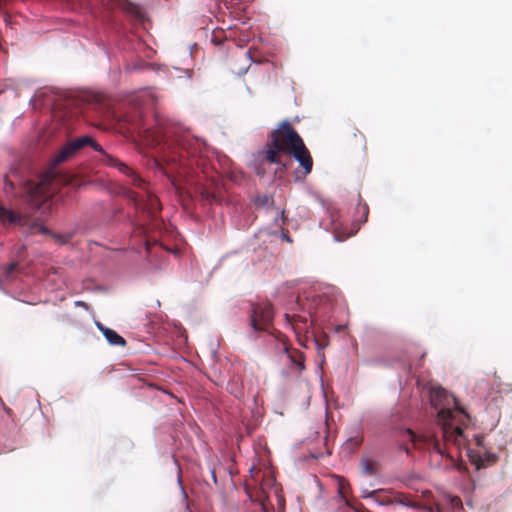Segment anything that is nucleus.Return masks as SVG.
<instances>
[{"instance_id": "3", "label": "nucleus", "mask_w": 512, "mask_h": 512, "mask_svg": "<svg viewBox=\"0 0 512 512\" xmlns=\"http://www.w3.org/2000/svg\"><path fill=\"white\" fill-rule=\"evenodd\" d=\"M426 396L431 406L437 410V422L446 442L460 445L463 430L470 424V415L458 399L443 386H427Z\"/></svg>"}, {"instance_id": "28", "label": "nucleus", "mask_w": 512, "mask_h": 512, "mask_svg": "<svg viewBox=\"0 0 512 512\" xmlns=\"http://www.w3.org/2000/svg\"><path fill=\"white\" fill-rule=\"evenodd\" d=\"M128 6L130 7V9H129V10H130L131 12H133V13H135V12L138 10V7H137V6H135V5H133V4H131V3H128Z\"/></svg>"}, {"instance_id": "10", "label": "nucleus", "mask_w": 512, "mask_h": 512, "mask_svg": "<svg viewBox=\"0 0 512 512\" xmlns=\"http://www.w3.org/2000/svg\"><path fill=\"white\" fill-rule=\"evenodd\" d=\"M224 7L229 11L230 15L237 18L244 11L242 0H222Z\"/></svg>"}, {"instance_id": "23", "label": "nucleus", "mask_w": 512, "mask_h": 512, "mask_svg": "<svg viewBox=\"0 0 512 512\" xmlns=\"http://www.w3.org/2000/svg\"><path fill=\"white\" fill-rule=\"evenodd\" d=\"M380 490L364 491L361 495L362 498H374Z\"/></svg>"}, {"instance_id": "31", "label": "nucleus", "mask_w": 512, "mask_h": 512, "mask_svg": "<svg viewBox=\"0 0 512 512\" xmlns=\"http://www.w3.org/2000/svg\"><path fill=\"white\" fill-rule=\"evenodd\" d=\"M145 244H146V249L150 250V242L148 240H146Z\"/></svg>"}, {"instance_id": "18", "label": "nucleus", "mask_w": 512, "mask_h": 512, "mask_svg": "<svg viewBox=\"0 0 512 512\" xmlns=\"http://www.w3.org/2000/svg\"><path fill=\"white\" fill-rule=\"evenodd\" d=\"M358 210L359 212L362 213V217L360 219L361 222H366L367 221V217H368V213H369V208H368V205L366 203H361V199L359 198V203H358Z\"/></svg>"}, {"instance_id": "8", "label": "nucleus", "mask_w": 512, "mask_h": 512, "mask_svg": "<svg viewBox=\"0 0 512 512\" xmlns=\"http://www.w3.org/2000/svg\"><path fill=\"white\" fill-rule=\"evenodd\" d=\"M287 321L291 324L294 332L299 336L301 333L308 332L311 324L308 322V318L306 316L293 314H286Z\"/></svg>"}, {"instance_id": "21", "label": "nucleus", "mask_w": 512, "mask_h": 512, "mask_svg": "<svg viewBox=\"0 0 512 512\" xmlns=\"http://www.w3.org/2000/svg\"><path fill=\"white\" fill-rule=\"evenodd\" d=\"M321 390H322V394L325 397L326 401H329V397L333 393L332 386L323 385V386H321Z\"/></svg>"}, {"instance_id": "5", "label": "nucleus", "mask_w": 512, "mask_h": 512, "mask_svg": "<svg viewBox=\"0 0 512 512\" xmlns=\"http://www.w3.org/2000/svg\"><path fill=\"white\" fill-rule=\"evenodd\" d=\"M10 174L15 177V181L10 180L9 175L5 176L4 191L6 194L12 193L16 185H21L23 187V197L31 206L36 208L45 203L51 197L52 179L50 176L46 175L38 182L30 180L23 182L21 177L18 175V170L16 168H12Z\"/></svg>"}, {"instance_id": "13", "label": "nucleus", "mask_w": 512, "mask_h": 512, "mask_svg": "<svg viewBox=\"0 0 512 512\" xmlns=\"http://www.w3.org/2000/svg\"><path fill=\"white\" fill-rule=\"evenodd\" d=\"M287 357L293 363L297 371L304 369V355L298 350H287Z\"/></svg>"}, {"instance_id": "17", "label": "nucleus", "mask_w": 512, "mask_h": 512, "mask_svg": "<svg viewBox=\"0 0 512 512\" xmlns=\"http://www.w3.org/2000/svg\"><path fill=\"white\" fill-rule=\"evenodd\" d=\"M30 231L32 234H49V230L42 224L38 223L31 225Z\"/></svg>"}, {"instance_id": "20", "label": "nucleus", "mask_w": 512, "mask_h": 512, "mask_svg": "<svg viewBox=\"0 0 512 512\" xmlns=\"http://www.w3.org/2000/svg\"><path fill=\"white\" fill-rule=\"evenodd\" d=\"M362 437L361 436H355L348 439V443L352 444L355 449H357L362 444Z\"/></svg>"}, {"instance_id": "4", "label": "nucleus", "mask_w": 512, "mask_h": 512, "mask_svg": "<svg viewBox=\"0 0 512 512\" xmlns=\"http://www.w3.org/2000/svg\"><path fill=\"white\" fill-rule=\"evenodd\" d=\"M264 160L271 164L281 165L286 169L283 163V155L294 157L303 169L304 176L312 171L313 159L306 147L302 137L293 128L287 120L282 121L278 127L271 132L270 141L266 144L262 152Z\"/></svg>"}, {"instance_id": "9", "label": "nucleus", "mask_w": 512, "mask_h": 512, "mask_svg": "<svg viewBox=\"0 0 512 512\" xmlns=\"http://www.w3.org/2000/svg\"><path fill=\"white\" fill-rule=\"evenodd\" d=\"M97 326L100 329V331L103 333L104 337L109 342V344L115 345V346H125V344H126L125 339L122 336H120L116 331L105 327L101 323H98Z\"/></svg>"}, {"instance_id": "6", "label": "nucleus", "mask_w": 512, "mask_h": 512, "mask_svg": "<svg viewBox=\"0 0 512 512\" xmlns=\"http://www.w3.org/2000/svg\"><path fill=\"white\" fill-rule=\"evenodd\" d=\"M273 317L274 310L270 302L254 303L251 306L249 325L254 333L269 332Z\"/></svg>"}, {"instance_id": "25", "label": "nucleus", "mask_w": 512, "mask_h": 512, "mask_svg": "<svg viewBox=\"0 0 512 512\" xmlns=\"http://www.w3.org/2000/svg\"><path fill=\"white\" fill-rule=\"evenodd\" d=\"M17 267V263L13 262L7 266L6 273L11 274Z\"/></svg>"}, {"instance_id": "11", "label": "nucleus", "mask_w": 512, "mask_h": 512, "mask_svg": "<svg viewBox=\"0 0 512 512\" xmlns=\"http://www.w3.org/2000/svg\"><path fill=\"white\" fill-rule=\"evenodd\" d=\"M0 221L3 223H22V217L11 210L6 209L0 205Z\"/></svg>"}, {"instance_id": "15", "label": "nucleus", "mask_w": 512, "mask_h": 512, "mask_svg": "<svg viewBox=\"0 0 512 512\" xmlns=\"http://www.w3.org/2000/svg\"><path fill=\"white\" fill-rule=\"evenodd\" d=\"M395 502L399 503L401 505L416 509V510L421 509L420 503L413 501L412 499H410L408 496H406L404 494L398 495L395 499Z\"/></svg>"}, {"instance_id": "16", "label": "nucleus", "mask_w": 512, "mask_h": 512, "mask_svg": "<svg viewBox=\"0 0 512 512\" xmlns=\"http://www.w3.org/2000/svg\"><path fill=\"white\" fill-rule=\"evenodd\" d=\"M445 499L453 510L463 509V503L460 497L447 494Z\"/></svg>"}, {"instance_id": "32", "label": "nucleus", "mask_w": 512, "mask_h": 512, "mask_svg": "<svg viewBox=\"0 0 512 512\" xmlns=\"http://www.w3.org/2000/svg\"><path fill=\"white\" fill-rule=\"evenodd\" d=\"M259 512H265L264 510H259Z\"/></svg>"}, {"instance_id": "1", "label": "nucleus", "mask_w": 512, "mask_h": 512, "mask_svg": "<svg viewBox=\"0 0 512 512\" xmlns=\"http://www.w3.org/2000/svg\"><path fill=\"white\" fill-rule=\"evenodd\" d=\"M120 129L127 133H138L145 138L152 137L151 144L160 143L165 141L167 143V151L164 154V159L172 171L179 174H189L193 168L202 165V142L192 137L189 133L178 134L171 132L169 128L164 127V124L158 119L157 123L160 126V131L152 132L150 129L145 128L142 119V113L138 108H130L124 113L115 115Z\"/></svg>"}, {"instance_id": "12", "label": "nucleus", "mask_w": 512, "mask_h": 512, "mask_svg": "<svg viewBox=\"0 0 512 512\" xmlns=\"http://www.w3.org/2000/svg\"><path fill=\"white\" fill-rule=\"evenodd\" d=\"M362 472L369 476H374L378 471V463L370 458H362L360 461Z\"/></svg>"}, {"instance_id": "7", "label": "nucleus", "mask_w": 512, "mask_h": 512, "mask_svg": "<svg viewBox=\"0 0 512 512\" xmlns=\"http://www.w3.org/2000/svg\"><path fill=\"white\" fill-rule=\"evenodd\" d=\"M405 433L409 436V440L415 448L426 447L442 456L452 459V456L442 448L439 440L434 435L418 436L411 429H407Z\"/></svg>"}, {"instance_id": "26", "label": "nucleus", "mask_w": 512, "mask_h": 512, "mask_svg": "<svg viewBox=\"0 0 512 512\" xmlns=\"http://www.w3.org/2000/svg\"><path fill=\"white\" fill-rule=\"evenodd\" d=\"M422 496H423V498L428 500V499H430L432 497V493H431V491L426 490V491L422 492Z\"/></svg>"}, {"instance_id": "22", "label": "nucleus", "mask_w": 512, "mask_h": 512, "mask_svg": "<svg viewBox=\"0 0 512 512\" xmlns=\"http://www.w3.org/2000/svg\"><path fill=\"white\" fill-rule=\"evenodd\" d=\"M202 195L208 202L216 201V196L214 193L205 191L202 193Z\"/></svg>"}, {"instance_id": "14", "label": "nucleus", "mask_w": 512, "mask_h": 512, "mask_svg": "<svg viewBox=\"0 0 512 512\" xmlns=\"http://www.w3.org/2000/svg\"><path fill=\"white\" fill-rule=\"evenodd\" d=\"M348 489H350L349 484L343 478H340L338 481V495L347 507L354 508L351 501L346 497Z\"/></svg>"}, {"instance_id": "27", "label": "nucleus", "mask_w": 512, "mask_h": 512, "mask_svg": "<svg viewBox=\"0 0 512 512\" xmlns=\"http://www.w3.org/2000/svg\"><path fill=\"white\" fill-rule=\"evenodd\" d=\"M353 509L355 510V512H371L368 509H366L365 507H363L362 505L360 506V508L354 507Z\"/></svg>"}, {"instance_id": "2", "label": "nucleus", "mask_w": 512, "mask_h": 512, "mask_svg": "<svg viewBox=\"0 0 512 512\" xmlns=\"http://www.w3.org/2000/svg\"><path fill=\"white\" fill-rule=\"evenodd\" d=\"M85 146H91L95 151L100 153L101 163L116 168L119 172L126 175L130 179V182L133 186L145 191L144 195H140L133 191H128L127 196L135 203L136 206L147 210L151 217H155L156 214L161 210L160 202L156 196L151 194L146 189V182L126 163L122 162L114 155L107 153L102 148V146L98 144L91 136L84 135L65 144L56 154L54 158V164L58 165L70 159Z\"/></svg>"}, {"instance_id": "30", "label": "nucleus", "mask_w": 512, "mask_h": 512, "mask_svg": "<svg viewBox=\"0 0 512 512\" xmlns=\"http://www.w3.org/2000/svg\"><path fill=\"white\" fill-rule=\"evenodd\" d=\"M268 202H269V198L268 197H264V199L261 200V204H263V205L268 203Z\"/></svg>"}, {"instance_id": "29", "label": "nucleus", "mask_w": 512, "mask_h": 512, "mask_svg": "<svg viewBox=\"0 0 512 512\" xmlns=\"http://www.w3.org/2000/svg\"><path fill=\"white\" fill-rule=\"evenodd\" d=\"M401 449L404 450L406 454L410 455V448L407 445L403 444Z\"/></svg>"}, {"instance_id": "19", "label": "nucleus", "mask_w": 512, "mask_h": 512, "mask_svg": "<svg viewBox=\"0 0 512 512\" xmlns=\"http://www.w3.org/2000/svg\"><path fill=\"white\" fill-rule=\"evenodd\" d=\"M420 510H425L427 512H443L442 508L440 507V505L438 503H434L433 505H422L421 504Z\"/></svg>"}, {"instance_id": "24", "label": "nucleus", "mask_w": 512, "mask_h": 512, "mask_svg": "<svg viewBox=\"0 0 512 512\" xmlns=\"http://www.w3.org/2000/svg\"><path fill=\"white\" fill-rule=\"evenodd\" d=\"M54 238H56L57 240L61 241V243L65 244V243H68L71 239V236L67 235H58V234H55L54 235Z\"/></svg>"}]
</instances>
